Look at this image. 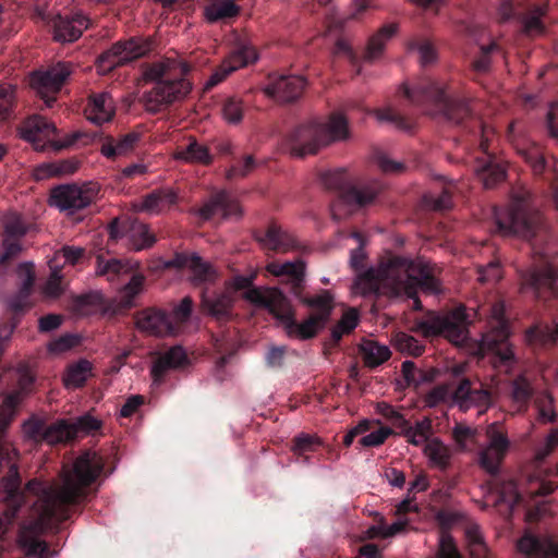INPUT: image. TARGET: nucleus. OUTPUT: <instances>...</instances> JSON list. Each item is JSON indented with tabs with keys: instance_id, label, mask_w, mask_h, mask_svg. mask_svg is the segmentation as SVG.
Here are the masks:
<instances>
[{
	"instance_id": "nucleus-49",
	"label": "nucleus",
	"mask_w": 558,
	"mask_h": 558,
	"mask_svg": "<svg viewBox=\"0 0 558 558\" xmlns=\"http://www.w3.org/2000/svg\"><path fill=\"white\" fill-rule=\"evenodd\" d=\"M401 373L407 386L418 387L421 384L429 383L433 380L432 374L417 369L414 362L412 361H404L402 363Z\"/></svg>"
},
{
	"instance_id": "nucleus-59",
	"label": "nucleus",
	"mask_w": 558,
	"mask_h": 558,
	"mask_svg": "<svg viewBox=\"0 0 558 558\" xmlns=\"http://www.w3.org/2000/svg\"><path fill=\"white\" fill-rule=\"evenodd\" d=\"M410 49L417 50L422 65L426 66L437 60V52L433 44L427 39H415L410 43Z\"/></svg>"
},
{
	"instance_id": "nucleus-34",
	"label": "nucleus",
	"mask_w": 558,
	"mask_h": 558,
	"mask_svg": "<svg viewBox=\"0 0 558 558\" xmlns=\"http://www.w3.org/2000/svg\"><path fill=\"white\" fill-rule=\"evenodd\" d=\"M174 157L178 160H183L189 163H199L204 166H208L213 161V155L208 147L196 140H190L186 145L179 146Z\"/></svg>"
},
{
	"instance_id": "nucleus-30",
	"label": "nucleus",
	"mask_w": 558,
	"mask_h": 558,
	"mask_svg": "<svg viewBox=\"0 0 558 558\" xmlns=\"http://www.w3.org/2000/svg\"><path fill=\"white\" fill-rule=\"evenodd\" d=\"M398 24L390 23L381 26L375 34H373L367 41L363 60L365 62H374L378 60L386 48V44L398 32Z\"/></svg>"
},
{
	"instance_id": "nucleus-10",
	"label": "nucleus",
	"mask_w": 558,
	"mask_h": 558,
	"mask_svg": "<svg viewBox=\"0 0 558 558\" xmlns=\"http://www.w3.org/2000/svg\"><path fill=\"white\" fill-rule=\"evenodd\" d=\"M509 322L505 316L502 303H495L490 308L487 330L482 335L480 348L492 354V363L496 368L508 371L514 363V353L509 342Z\"/></svg>"
},
{
	"instance_id": "nucleus-52",
	"label": "nucleus",
	"mask_w": 558,
	"mask_h": 558,
	"mask_svg": "<svg viewBox=\"0 0 558 558\" xmlns=\"http://www.w3.org/2000/svg\"><path fill=\"white\" fill-rule=\"evenodd\" d=\"M20 400L21 396L17 391L12 392L4 398L0 405V433H3L12 422Z\"/></svg>"
},
{
	"instance_id": "nucleus-40",
	"label": "nucleus",
	"mask_w": 558,
	"mask_h": 558,
	"mask_svg": "<svg viewBox=\"0 0 558 558\" xmlns=\"http://www.w3.org/2000/svg\"><path fill=\"white\" fill-rule=\"evenodd\" d=\"M302 304L313 308L314 316L319 317L324 322H328L333 308V298L329 291L324 290L314 296H304L302 292L298 296Z\"/></svg>"
},
{
	"instance_id": "nucleus-26",
	"label": "nucleus",
	"mask_w": 558,
	"mask_h": 558,
	"mask_svg": "<svg viewBox=\"0 0 558 558\" xmlns=\"http://www.w3.org/2000/svg\"><path fill=\"white\" fill-rule=\"evenodd\" d=\"M17 131L21 138L34 144L50 142L57 134L56 125L41 116L27 118Z\"/></svg>"
},
{
	"instance_id": "nucleus-36",
	"label": "nucleus",
	"mask_w": 558,
	"mask_h": 558,
	"mask_svg": "<svg viewBox=\"0 0 558 558\" xmlns=\"http://www.w3.org/2000/svg\"><path fill=\"white\" fill-rule=\"evenodd\" d=\"M177 202V194L171 190H156L145 195L138 209L150 214H158Z\"/></svg>"
},
{
	"instance_id": "nucleus-13",
	"label": "nucleus",
	"mask_w": 558,
	"mask_h": 558,
	"mask_svg": "<svg viewBox=\"0 0 558 558\" xmlns=\"http://www.w3.org/2000/svg\"><path fill=\"white\" fill-rule=\"evenodd\" d=\"M154 44L155 41L150 37H131L126 40H119L98 56L97 68L102 73H109L145 57L154 49Z\"/></svg>"
},
{
	"instance_id": "nucleus-7",
	"label": "nucleus",
	"mask_w": 558,
	"mask_h": 558,
	"mask_svg": "<svg viewBox=\"0 0 558 558\" xmlns=\"http://www.w3.org/2000/svg\"><path fill=\"white\" fill-rule=\"evenodd\" d=\"M320 183L329 191L337 194V199L331 204V215L335 220L342 219V207L347 213L362 208L374 203L384 191V184L372 180L360 184H352L348 180L344 169L329 170L319 175Z\"/></svg>"
},
{
	"instance_id": "nucleus-24",
	"label": "nucleus",
	"mask_w": 558,
	"mask_h": 558,
	"mask_svg": "<svg viewBox=\"0 0 558 558\" xmlns=\"http://www.w3.org/2000/svg\"><path fill=\"white\" fill-rule=\"evenodd\" d=\"M189 363L187 353L181 345H173L166 352L159 353L150 369L154 383L161 384L168 372L183 368Z\"/></svg>"
},
{
	"instance_id": "nucleus-47",
	"label": "nucleus",
	"mask_w": 558,
	"mask_h": 558,
	"mask_svg": "<svg viewBox=\"0 0 558 558\" xmlns=\"http://www.w3.org/2000/svg\"><path fill=\"white\" fill-rule=\"evenodd\" d=\"M391 342L395 349L400 353L415 357L422 355L425 350V345L416 338L402 331L393 335Z\"/></svg>"
},
{
	"instance_id": "nucleus-58",
	"label": "nucleus",
	"mask_w": 558,
	"mask_h": 558,
	"mask_svg": "<svg viewBox=\"0 0 558 558\" xmlns=\"http://www.w3.org/2000/svg\"><path fill=\"white\" fill-rule=\"evenodd\" d=\"M187 268L192 271L193 280L197 283L208 281L214 276L211 266L197 254H193L192 262Z\"/></svg>"
},
{
	"instance_id": "nucleus-63",
	"label": "nucleus",
	"mask_w": 558,
	"mask_h": 558,
	"mask_svg": "<svg viewBox=\"0 0 558 558\" xmlns=\"http://www.w3.org/2000/svg\"><path fill=\"white\" fill-rule=\"evenodd\" d=\"M377 411L399 430L402 426H405L408 420L392 405L385 402L378 403Z\"/></svg>"
},
{
	"instance_id": "nucleus-32",
	"label": "nucleus",
	"mask_w": 558,
	"mask_h": 558,
	"mask_svg": "<svg viewBox=\"0 0 558 558\" xmlns=\"http://www.w3.org/2000/svg\"><path fill=\"white\" fill-rule=\"evenodd\" d=\"M526 342L537 349H545L558 341V323L554 326L538 323L525 331Z\"/></svg>"
},
{
	"instance_id": "nucleus-38",
	"label": "nucleus",
	"mask_w": 558,
	"mask_h": 558,
	"mask_svg": "<svg viewBox=\"0 0 558 558\" xmlns=\"http://www.w3.org/2000/svg\"><path fill=\"white\" fill-rule=\"evenodd\" d=\"M360 354L364 365L368 368H375L391 356V352L387 345L379 344L373 340H366L360 345Z\"/></svg>"
},
{
	"instance_id": "nucleus-57",
	"label": "nucleus",
	"mask_w": 558,
	"mask_h": 558,
	"mask_svg": "<svg viewBox=\"0 0 558 558\" xmlns=\"http://www.w3.org/2000/svg\"><path fill=\"white\" fill-rule=\"evenodd\" d=\"M423 204L425 207L433 210H447L452 206L451 193L448 189H444L438 196H435L432 193L425 194L423 196Z\"/></svg>"
},
{
	"instance_id": "nucleus-18",
	"label": "nucleus",
	"mask_w": 558,
	"mask_h": 558,
	"mask_svg": "<svg viewBox=\"0 0 558 558\" xmlns=\"http://www.w3.org/2000/svg\"><path fill=\"white\" fill-rule=\"evenodd\" d=\"M136 328L154 337H166L177 335V326L170 314L161 308L147 307L134 315Z\"/></svg>"
},
{
	"instance_id": "nucleus-6",
	"label": "nucleus",
	"mask_w": 558,
	"mask_h": 558,
	"mask_svg": "<svg viewBox=\"0 0 558 558\" xmlns=\"http://www.w3.org/2000/svg\"><path fill=\"white\" fill-rule=\"evenodd\" d=\"M246 298L252 304L266 308L278 319L290 338L312 339L327 324L313 314L304 322L299 323L290 300L278 288L252 289L246 293Z\"/></svg>"
},
{
	"instance_id": "nucleus-20",
	"label": "nucleus",
	"mask_w": 558,
	"mask_h": 558,
	"mask_svg": "<svg viewBox=\"0 0 558 558\" xmlns=\"http://www.w3.org/2000/svg\"><path fill=\"white\" fill-rule=\"evenodd\" d=\"M269 82L265 86L266 95L281 102H293L298 100L306 85L305 80L299 75L270 74Z\"/></svg>"
},
{
	"instance_id": "nucleus-16",
	"label": "nucleus",
	"mask_w": 558,
	"mask_h": 558,
	"mask_svg": "<svg viewBox=\"0 0 558 558\" xmlns=\"http://www.w3.org/2000/svg\"><path fill=\"white\" fill-rule=\"evenodd\" d=\"M99 187L95 183L64 184L51 190L50 204L62 211L74 213L89 206L97 197Z\"/></svg>"
},
{
	"instance_id": "nucleus-15",
	"label": "nucleus",
	"mask_w": 558,
	"mask_h": 558,
	"mask_svg": "<svg viewBox=\"0 0 558 558\" xmlns=\"http://www.w3.org/2000/svg\"><path fill=\"white\" fill-rule=\"evenodd\" d=\"M524 288L533 291L536 299L545 302L558 298V270L545 258L521 275Z\"/></svg>"
},
{
	"instance_id": "nucleus-45",
	"label": "nucleus",
	"mask_w": 558,
	"mask_h": 558,
	"mask_svg": "<svg viewBox=\"0 0 558 558\" xmlns=\"http://www.w3.org/2000/svg\"><path fill=\"white\" fill-rule=\"evenodd\" d=\"M518 153L521 155L523 160L531 166L535 175L546 173L551 167L546 160L543 149L535 144L519 148Z\"/></svg>"
},
{
	"instance_id": "nucleus-44",
	"label": "nucleus",
	"mask_w": 558,
	"mask_h": 558,
	"mask_svg": "<svg viewBox=\"0 0 558 558\" xmlns=\"http://www.w3.org/2000/svg\"><path fill=\"white\" fill-rule=\"evenodd\" d=\"M433 466L446 471L450 466L451 451L438 438L429 440L424 448Z\"/></svg>"
},
{
	"instance_id": "nucleus-11",
	"label": "nucleus",
	"mask_w": 558,
	"mask_h": 558,
	"mask_svg": "<svg viewBox=\"0 0 558 558\" xmlns=\"http://www.w3.org/2000/svg\"><path fill=\"white\" fill-rule=\"evenodd\" d=\"M555 488V483L537 476H531L525 490L520 492L517 484L510 481L502 486L499 501L506 502L510 511L517 506H523L526 509V519L530 522H534L542 517L544 507L537 501H535V505H532V501L537 497L548 496Z\"/></svg>"
},
{
	"instance_id": "nucleus-21",
	"label": "nucleus",
	"mask_w": 558,
	"mask_h": 558,
	"mask_svg": "<svg viewBox=\"0 0 558 558\" xmlns=\"http://www.w3.org/2000/svg\"><path fill=\"white\" fill-rule=\"evenodd\" d=\"M217 214H221L225 219L240 218L242 209L239 202L229 192L222 190L214 193L208 202L198 209V215L203 220H209Z\"/></svg>"
},
{
	"instance_id": "nucleus-46",
	"label": "nucleus",
	"mask_w": 558,
	"mask_h": 558,
	"mask_svg": "<svg viewBox=\"0 0 558 558\" xmlns=\"http://www.w3.org/2000/svg\"><path fill=\"white\" fill-rule=\"evenodd\" d=\"M320 446V438L308 434H301L292 439L291 450L303 463H310L308 453L316 451Z\"/></svg>"
},
{
	"instance_id": "nucleus-62",
	"label": "nucleus",
	"mask_w": 558,
	"mask_h": 558,
	"mask_svg": "<svg viewBox=\"0 0 558 558\" xmlns=\"http://www.w3.org/2000/svg\"><path fill=\"white\" fill-rule=\"evenodd\" d=\"M504 458L505 454L485 448L480 454V463L481 466L489 474L495 475L498 473L500 463Z\"/></svg>"
},
{
	"instance_id": "nucleus-9",
	"label": "nucleus",
	"mask_w": 558,
	"mask_h": 558,
	"mask_svg": "<svg viewBox=\"0 0 558 558\" xmlns=\"http://www.w3.org/2000/svg\"><path fill=\"white\" fill-rule=\"evenodd\" d=\"M101 427V421L89 413L78 416L74 422L65 418L47 424L44 420L32 417L24 424V432L28 438L36 442L48 445L68 444L78 434H90Z\"/></svg>"
},
{
	"instance_id": "nucleus-51",
	"label": "nucleus",
	"mask_w": 558,
	"mask_h": 558,
	"mask_svg": "<svg viewBox=\"0 0 558 558\" xmlns=\"http://www.w3.org/2000/svg\"><path fill=\"white\" fill-rule=\"evenodd\" d=\"M20 400L21 396L17 391L12 392L4 398L0 405V433H3L12 422Z\"/></svg>"
},
{
	"instance_id": "nucleus-43",
	"label": "nucleus",
	"mask_w": 558,
	"mask_h": 558,
	"mask_svg": "<svg viewBox=\"0 0 558 558\" xmlns=\"http://www.w3.org/2000/svg\"><path fill=\"white\" fill-rule=\"evenodd\" d=\"M89 376H92V363L87 360H80L68 366L63 383L66 388H82Z\"/></svg>"
},
{
	"instance_id": "nucleus-48",
	"label": "nucleus",
	"mask_w": 558,
	"mask_h": 558,
	"mask_svg": "<svg viewBox=\"0 0 558 558\" xmlns=\"http://www.w3.org/2000/svg\"><path fill=\"white\" fill-rule=\"evenodd\" d=\"M465 536L471 558H488V549L477 525H470Z\"/></svg>"
},
{
	"instance_id": "nucleus-2",
	"label": "nucleus",
	"mask_w": 558,
	"mask_h": 558,
	"mask_svg": "<svg viewBox=\"0 0 558 558\" xmlns=\"http://www.w3.org/2000/svg\"><path fill=\"white\" fill-rule=\"evenodd\" d=\"M404 96L418 107L433 106L448 121L463 126L471 133L469 144H477L475 150L468 157V162L476 178L485 189H493L506 179V165L496 155L488 151L490 128L473 116L470 99L448 95L446 89L432 78H424L412 88L403 87Z\"/></svg>"
},
{
	"instance_id": "nucleus-55",
	"label": "nucleus",
	"mask_w": 558,
	"mask_h": 558,
	"mask_svg": "<svg viewBox=\"0 0 558 558\" xmlns=\"http://www.w3.org/2000/svg\"><path fill=\"white\" fill-rule=\"evenodd\" d=\"M14 100L15 88L10 84L0 85V123L12 117Z\"/></svg>"
},
{
	"instance_id": "nucleus-1",
	"label": "nucleus",
	"mask_w": 558,
	"mask_h": 558,
	"mask_svg": "<svg viewBox=\"0 0 558 558\" xmlns=\"http://www.w3.org/2000/svg\"><path fill=\"white\" fill-rule=\"evenodd\" d=\"M17 451L7 442H0V490L4 496L7 509L4 515L13 521L20 509L33 496L35 527L44 531L57 526L71 518L74 508L85 501L90 486L98 480L105 468L104 458L90 450L81 453L69 469L62 473L61 485L46 486L34 478L22 487V477L17 465Z\"/></svg>"
},
{
	"instance_id": "nucleus-64",
	"label": "nucleus",
	"mask_w": 558,
	"mask_h": 558,
	"mask_svg": "<svg viewBox=\"0 0 558 558\" xmlns=\"http://www.w3.org/2000/svg\"><path fill=\"white\" fill-rule=\"evenodd\" d=\"M436 558H462L450 535L441 536Z\"/></svg>"
},
{
	"instance_id": "nucleus-61",
	"label": "nucleus",
	"mask_w": 558,
	"mask_h": 558,
	"mask_svg": "<svg viewBox=\"0 0 558 558\" xmlns=\"http://www.w3.org/2000/svg\"><path fill=\"white\" fill-rule=\"evenodd\" d=\"M193 300L190 296H185L181 302L174 306L172 314H170L173 323L177 326V332L179 331L182 324L186 323L192 314Z\"/></svg>"
},
{
	"instance_id": "nucleus-28",
	"label": "nucleus",
	"mask_w": 558,
	"mask_h": 558,
	"mask_svg": "<svg viewBox=\"0 0 558 558\" xmlns=\"http://www.w3.org/2000/svg\"><path fill=\"white\" fill-rule=\"evenodd\" d=\"M267 271L276 277L286 276L291 280V292L299 296L303 291L305 276V263L301 259L295 262L278 263L267 265Z\"/></svg>"
},
{
	"instance_id": "nucleus-3",
	"label": "nucleus",
	"mask_w": 558,
	"mask_h": 558,
	"mask_svg": "<svg viewBox=\"0 0 558 558\" xmlns=\"http://www.w3.org/2000/svg\"><path fill=\"white\" fill-rule=\"evenodd\" d=\"M190 71V64L181 58L166 57L147 64L143 77L145 82L154 83V86L141 98L146 111L158 113L183 99L192 89L187 78Z\"/></svg>"
},
{
	"instance_id": "nucleus-23",
	"label": "nucleus",
	"mask_w": 558,
	"mask_h": 558,
	"mask_svg": "<svg viewBox=\"0 0 558 558\" xmlns=\"http://www.w3.org/2000/svg\"><path fill=\"white\" fill-rule=\"evenodd\" d=\"M254 239L267 251L286 253L296 247V240L276 222H270L265 229H256Z\"/></svg>"
},
{
	"instance_id": "nucleus-41",
	"label": "nucleus",
	"mask_w": 558,
	"mask_h": 558,
	"mask_svg": "<svg viewBox=\"0 0 558 558\" xmlns=\"http://www.w3.org/2000/svg\"><path fill=\"white\" fill-rule=\"evenodd\" d=\"M78 167L80 162L74 158L43 163L36 168L35 177L37 180H45L51 177L72 174Z\"/></svg>"
},
{
	"instance_id": "nucleus-22",
	"label": "nucleus",
	"mask_w": 558,
	"mask_h": 558,
	"mask_svg": "<svg viewBox=\"0 0 558 558\" xmlns=\"http://www.w3.org/2000/svg\"><path fill=\"white\" fill-rule=\"evenodd\" d=\"M123 233L128 234L135 251L148 248L156 242V236L149 231L148 226L138 220L123 222L121 226L117 219L113 220L110 225L111 238L117 239Z\"/></svg>"
},
{
	"instance_id": "nucleus-19",
	"label": "nucleus",
	"mask_w": 558,
	"mask_h": 558,
	"mask_svg": "<svg viewBox=\"0 0 558 558\" xmlns=\"http://www.w3.org/2000/svg\"><path fill=\"white\" fill-rule=\"evenodd\" d=\"M257 60L255 48L245 43L236 45L233 51L222 61V63L214 71L205 84L207 89L215 87L221 83L230 73L240 68L246 66Z\"/></svg>"
},
{
	"instance_id": "nucleus-29",
	"label": "nucleus",
	"mask_w": 558,
	"mask_h": 558,
	"mask_svg": "<svg viewBox=\"0 0 558 558\" xmlns=\"http://www.w3.org/2000/svg\"><path fill=\"white\" fill-rule=\"evenodd\" d=\"M17 272L19 276L23 278V283L19 292L10 298L8 302L9 308L15 314L22 313L28 307V298L35 280L33 264L31 263L21 264Z\"/></svg>"
},
{
	"instance_id": "nucleus-35",
	"label": "nucleus",
	"mask_w": 558,
	"mask_h": 558,
	"mask_svg": "<svg viewBox=\"0 0 558 558\" xmlns=\"http://www.w3.org/2000/svg\"><path fill=\"white\" fill-rule=\"evenodd\" d=\"M510 397L518 412H525L534 397L531 380L524 375L515 376L510 384Z\"/></svg>"
},
{
	"instance_id": "nucleus-27",
	"label": "nucleus",
	"mask_w": 558,
	"mask_h": 558,
	"mask_svg": "<svg viewBox=\"0 0 558 558\" xmlns=\"http://www.w3.org/2000/svg\"><path fill=\"white\" fill-rule=\"evenodd\" d=\"M116 112L114 101L109 93L102 92L89 97L85 114L95 124L109 122Z\"/></svg>"
},
{
	"instance_id": "nucleus-8",
	"label": "nucleus",
	"mask_w": 558,
	"mask_h": 558,
	"mask_svg": "<svg viewBox=\"0 0 558 558\" xmlns=\"http://www.w3.org/2000/svg\"><path fill=\"white\" fill-rule=\"evenodd\" d=\"M349 135L348 120L340 112L330 114L328 123L310 121L298 125L289 135L288 144L291 155L305 157L316 154L322 147Z\"/></svg>"
},
{
	"instance_id": "nucleus-33",
	"label": "nucleus",
	"mask_w": 558,
	"mask_h": 558,
	"mask_svg": "<svg viewBox=\"0 0 558 558\" xmlns=\"http://www.w3.org/2000/svg\"><path fill=\"white\" fill-rule=\"evenodd\" d=\"M243 0H209L204 7V15L210 23L225 21L239 15Z\"/></svg>"
},
{
	"instance_id": "nucleus-60",
	"label": "nucleus",
	"mask_w": 558,
	"mask_h": 558,
	"mask_svg": "<svg viewBox=\"0 0 558 558\" xmlns=\"http://www.w3.org/2000/svg\"><path fill=\"white\" fill-rule=\"evenodd\" d=\"M223 118L229 122L236 124L243 118V104L240 99L230 97L226 99L222 106Z\"/></svg>"
},
{
	"instance_id": "nucleus-50",
	"label": "nucleus",
	"mask_w": 558,
	"mask_h": 558,
	"mask_svg": "<svg viewBox=\"0 0 558 558\" xmlns=\"http://www.w3.org/2000/svg\"><path fill=\"white\" fill-rule=\"evenodd\" d=\"M534 404L538 412V421L543 424L556 421L554 410V399L548 392H541L534 399Z\"/></svg>"
},
{
	"instance_id": "nucleus-56",
	"label": "nucleus",
	"mask_w": 558,
	"mask_h": 558,
	"mask_svg": "<svg viewBox=\"0 0 558 558\" xmlns=\"http://www.w3.org/2000/svg\"><path fill=\"white\" fill-rule=\"evenodd\" d=\"M487 436L489 438V444L486 448L506 456L510 446L507 435L499 430L496 424H493L487 429Z\"/></svg>"
},
{
	"instance_id": "nucleus-25",
	"label": "nucleus",
	"mask_w": 558,
	"mask_h": 558,
	"mask_svg": "<svg viewBox=\"0 0 558 558\" xmlns=\"http://www.w3.org/2000/svg\"><path fill=\"white\" fill-rule=\"evenodd\" d=\"M89 23V19L83 13H75L71 17L58 16L53 21V39L59 43L75 41L88 28Z\"/></svg>"
},
{
	"instance_id": "nucleus-17",
	"label": "nucleus",
	"mask_w": 558,
	"mask_h": 558,
	"mask_svg": "<svg viewBox=\"0 0 558 558\" xmlns=\"http://www.w3.org/2000/svg\"><path fill=\"white\" fill-rule=\"evenodd\" d=\"M442 268L436 263L424 258L413 259L411 270V284L413 295L421 290L425 294L437 295L442 292Z\"/></svg>"
},
{
	"instance_id": "nucleus-12",
	"label": "nucleus",
	"mask_w": 558,
	"mask_h": 558,
	"mask_svg": "<svg viewBox=\"0 0 558 558\" xmlns=\"http://www.w3.org/2000/svg\"><path fill=\"white\" fill-rule=\"evenodd\" d=\"M466 313L464 307H457L446 314L428 312L416 323V330L424 337L444 336L454 344H461L468 337Z\"/></svg>"
},
{
	"instance_id": "nucleus-14",
	"label": "nucleus",
	"mask_w": 558,
	"mask_h": 558,
	"mask_svg": "<svg viewBox=\"0 0 558 558\" xmlns=\"http://www.w3.org/2000/svg\"><path fill=\"white\" fill-rule=\"evenodd\" d=\"M71 64L59 62L48 69L37 70L32 73L29 84L36 90L38 96L45 101L47 107H51L57 100V95L61 90L66 78L71 75Z\"/></svg>"
},
{
	"instance_id": "nucleus-53",
	"label": "nucleus",
	"mask_w": 558,
	"mask_h": 558,
	"mask_svg": "<svg viewBox=\"0 0 558 558\" xmlns=\"http://www.w3.org/2000/svg\"><path fill=\"white\" fill-rule=\"evenodd\" d=\"M519 551L523 553L530 558H543L545 556V548L543 543L532 534L523 535L517 544Z\"/></svg>"
},
{
	"instance_id": "nucleus-31",
	"label": "nucleus",
	"mask_w": 558,
	"mask_h": 558,
	"mask_svg": "<svg viewBox=\"0 0 558 558\" xmlns=\"http://www.w3.org/2000/svg\"><path fill=\"white\" fill-rule=\"evenodd\" d=\"M546 15V7L534 4L526 11L520 12L518 21L522 32L529 37H538L545 34L546 26L543 17Z\"/></svg>"
},
{
	"instance_id": "nucleus-37",
	"label": "nucleus",
	"mask_w": 558,
	"mask_h": 558,
	"mask_svg": "<svg viewBox=\"0 0 558 558\" xmlns=\"http://www.w3.org/2000/svg\"><path fill=\"white\" fill-rule=\"evenodd\" d=\"M202 305L204 310L218 322H226L231 317L233 299L226 293H220L213 298L204 295Z\"/></svg>"
},
{
	"instance_id": "nucleus-39",
	"label": "nucleus",
	"mask_w": 558,
	"mask_h": 558,
	"mask_svg": "<svg viewBox=\"0 0 558 558\" xmlns=\"http://www.w3.org/2000/svg\"><path fill=\"white\" fill-rule=\"evenodd\" d=\"M140 137V134L136 132H130L118 141L110 137L102 144L101 154L109 159H114L118 156L125 155L134 149Z\"/></svg>"
},
{
	"instance_id": "nucleus-54",
	"label": "nucleus",
	"mask_w": 558,
	"mask_h": 558,
	"mask_svg": "<svg viewBox=\"0 0 558 558\" xmlns=\"http://www.w3.org/2000/svg\"><path fill=\"white\" fill-rule=\"evenodd\" d=\"M21 545L25 549L26 558H48L50 554L47 542L34 536L23 537Z\"/></svg>"
},
{
	"instance_id": "nucleus-42",
	"label": "nucleus",
	"mask_w": 558,
	"mask_h": 558,
	"mask_svg": "<svg viewBox=\"0 0 558 558\" xmlns=\"http://www.w3.org/2000/svg\"><path fill=\"white\" fill-rule=\"evenodd\" d=\"M136 264L130 260L118 258L105 259L101 255L97 256L96 274L106 276L108 280H114L122 274H129L135 268Z\"/></svg>"
},
{
	"instance_id": "nucleus-5",
	"label": "nucleus",
	"mask_w": 558,
	"mask_h": 558,
	"mask_svg": "<svg viewBox=\"0 0 558 558\" xmlns=\"http://www.w3.org/2000/svg\"><path fill=\"white\" fill-rule=\"evenodd\" d=\"M496 226L504 235H517L537 246L547 238L541 213L535 209L527 192L515 193L508 207L495 209Z\"/></svg>"
},
{
	"instance_id": "nucleus-4",
	"label": "nucleus",
	"mask_w": 558,
	"mask_h": 558,
	"mask_svg": "<svg viewBox=\"0 0 558 558\" xmlns=\"http://www.w3.org/2000/svg\"><path fill=\"white\" fill-rule=\"evenodd\" d=\"M413 259L391 255L381 259L377 268L360 274L354 281V290L362 295L405 294L413 296L411 270Z\"/></svg>"
}]
</instances>
